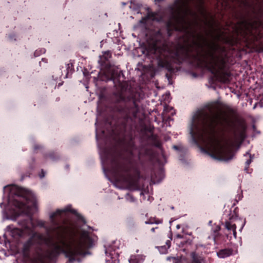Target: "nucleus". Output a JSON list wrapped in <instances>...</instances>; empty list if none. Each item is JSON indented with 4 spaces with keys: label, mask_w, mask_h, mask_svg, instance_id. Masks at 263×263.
Returning <instances> with one entry per match:
<instances>
[{
    "label": "nucleus",
    "mask_w": 263,
    "mask_h": 263,
    "mask_svg": "<svg viewBox=\"0 0 263 263\" xmlns=\"http://www.w3.org/2000/svg\"><path fill=\"white\" fill-rule=\"evenodd\" d=\"M67 212L73 214L76 213L75 210L71 209V205H68L64 209H58L50 215L51 224L49 226H45V221L43 220H37L36 225L44 228L47 236L45 237L43 234L33 231L31 236L24 244V253L27 254L33 246L44 245L49 249L44 255L49 260H53L62 253L68 258L70 262H73L77 260L78 256L85 255V250L93 246L95 239L91 233L81 228L76 236L72 238L70 243H67L65 238L67 229L63 224V215Z\"/></svg>",
    "instance_id": "1"
},
{
    "label": "nucleus",
    "mask_w": 263,
    "mask_h": 263,
    "mask_svg": "<svg viewBox=\"0 0 263 263\" xmlns=\"http://www.w3.org/2000/svg\"><path fill=\"white\" fill-rule=\"evenodd\" d=\"M216 128L223 133H233L236 135L230 121L213 109L209 108L207 111H199L194 117L190 134L193 138L198 137L206 145L208 150L202 148V151L214 159L230 161L234 154L227 145L222 144L215 137Z\"/></svg>",
    "instance_id": "2"
},
{
    "label": "nucleus",
    "mask_w": 263,
    "mask_h": 263,
    "mask_svg": "<svg viewBox=\"0 0 263 263\" xmlns=\"http://www.w3.org/2000/svg\"><path fill=\"white\" fill-rule=\"evenodd\" d=\"M193 35L191 43L181 46L177 51L176 58L183 60L192 56L198 57L219 81L230 82L231 73L225 70L224 49L214 42H210L201 33Z\"/></svg>",
    "instance_id": "3"
},
{
    "label": "nucleus",
    "mask_w": 263,
    "mask_h": 263,
    "mask_svg": "<svg viewBox=\"0 0 263 263\" xmlns=\"http://www.w3.org/2000/svg\"><path fill=\"white\" fill-rule=\"evenodd\" d=\"M8 202L13 211L11 219L15 220L18 216L24 214L25 216L18 220V224L22 229L9 225L6 227L7 232L15 239L22 237L24 234L30 235L35 225L32 221V215L36 211V201L31 193L25 191L24 195L15 194L9 196Z\"/></svg>",
    "instance_id": "4"
},
{
    "label": "nucleus",
    "mask_w": 263,
    "mask_h": 263,
    "mask_svg": "<svg viewBox=\"0 0 263 263\" xmlns=\"http://www.w3.org/2000/svg\"><path fill=\"white\" fill-rule=\"evenodd\" d=\"M131 155L132 153L128 156L118 154L112 159L111 166L120 180L127 183L130 189L136 190L139 189L140 172Z\"/></svg>",
    "instance_id": "5"
},
{
    "label": "nucleus",
    "mask_w": 263,
    "mask_h": 263,
    "mask_svg": "<svg viewBox=\"0 0 263 263\" xmlns=\"http://www.w3.org/2000/svg\"><path fill=\"white\" fill-rule=\"evenodd\" d=\"M113 100L116 104L117 111L123 117L122 126L125 128L128 121L137 116L139 111V106L136 103L135 95L130 90L122 86L120 90L113 94Z\"/></svg>",
    "instance_id": "6"
},
{
    "label": "nucleus",
    "mask_w": 263,
    "mask_h": 263,
    "mask_svg": "<svg viewBox=\"0 0 263 263\" xmlns=\"http://www.w3.org/2000/svg\"><path fill=\"white\" fill-rule=\"evenodd\" d=\"M149 52L153 54L154 58L157 60L159 67L164 68L170 72L173 71L174 68L168 59L169 50L163 42L162 36L160 31H158L156 39L151 44Z\"/></svg>",
    "instance_id": "7"
},
{
    "label": "nucleus",
    "mask_w": 263,
    "mask_h": 263,
    "mask_svg": "<svg viewBox=\"0 0 263 263\" xmlns=\"http://www.w3.org/2000/svg\"><path fill=\"white\" fill-rule=\"evenodd\" d=\"M243 28L247 34L254 36L258 32V27L260 25V22L257 21L248 22L244 21L242 22Z\"/></svg>",
    "instance_id": "8"
},
{
    "label": "nucleus",
    "mask_w": 263,
    "mask_h": 263,
    "mask_svg": "<svg viewBox=\"0 0 263 263\" xmlns=\"http://www.w3.org/2000/svg\"><path fill=\"white\" fill-rule=\"evenodd\" d=\"M174 19L176 25L180 30H187L191 27V22L187 20L184 15L178 14L174 16Z\"/></svg>",
    "instance_id": "9"
},
{
    "label": "nucleus",
    "mask_w": 263,
    "mask_h": 263,
    "mask_svg": "<svg viewBox=\"0 0 263 263\" xmlns=\"http://www.w3.org/2000/svg\"><path fill=\"white\" fill-rule=\"evenodd\" d=\"M232 254V251L230 249H223L217 252V256L220 258H225L230 256Z\"/></svg>",
    "instance_id": "10"
},
{
    "label": "nucleus",
    "mask_w": 263,
    "mask_h": 263,
    "mask_svg": "<svg viewBox=\"0 0 263 263\" xmlns=\"http://www.w3.org/2000/svg\"><path fill=\"white\" fill-rule=\"evenodd\" d=\"M163 222V220L162 219H158L156 217H150L147 221L145 222V223L146 224H160Z\"/></svg>",
    "instance_id": "11"
},
{
    "label": "nucleus",
    "mask_w": 263,
    "mask_h": 263,
    "mask_svg": "<svg viewBox=\"0 0 263 263\" xmlns=\"http://www.w3.org/2000/svg\"><path fill=\"white\" fill-rule=\"evenodd\" d=\"M191 257L192 258L191 263H201L202 261L201 257L198 256L195 252L191 253Z\"/></svg>",
    "instance_id": "12"
},
{
    "label": "nucleus",
    "mask_w": 263,
    "mask_h": 263,
    "mask_svg": "<svg viewBox=\"0 0 263 263\" xmlns=\"http://www.w3.org/2000/svg\"><path fill=\"white\" fill-rule=\"evenodd\" d=\"M225 228L228 230H232L233 232V234L235 236L236 235V227L235 224H232L230 221H227L225 222Z\"/></svg>",
    "instance_id": "13"
},
{
    "label": "nucleus",
    "mask_w": 263,
    "mask_h": 263,
    "mask_svg": "<svg viewBox=\"0 0 263 263\" xmlns=\"http://www.w3.org/2000/svg\"><path fill=\"white\" fill-rule=\"evenodd\" d=\"M247 155H249V157L250 158L247 160L246 161V166H245V170L246 171H247L248 168H249V166L250 165V164L251 163V162L252 161V159H253L254 158V156H252L250 154V153H249V152H247L245 155L244 156H246Z\"/></svg>",
    "instance_id": "14"
},
{
    "label": "nucleus",
    "mask_w": 263,
    "mask_h": 263,
    "mask_svg": "<svg viewBox=\"0 0 263 263\" xmlns=\"http://www.w3.org/2000/svg\"><path fill=\"white\" fill-rule=\"evenodd\" d=\"M111 56V53L109 51H105L103 53V57L105 59V60H108L109 58H110Z\"/></svg>",
    "instance_id": "15"
},
{
    "label": "nucleus",
    "mask_w": 263,
    "mask_h": 263,
    "mask_svg": "<svg viewBox=\"0 0 263 263\" xmlns=\"http://www.w3.org/2000/svg\"><path fill=\"white\" fill-rule=\"evenodd\" d=\"M126 199L130 202H135L136 201L135 198L130 194H127L126 195Z\"/></svg>",
    "instance_id": "16"
},
{
    "label": "nucleus",
    "mask_w": 263,
    "mask_h": 263,
    "mask_svg": "<svg viewBox=\"0 0 263 263\" xmlns=\"http://www.w3.org/2000/svg\"><path fill=\"white\" fill-rule=\"evenodd\" d=\"M56 259H54L53 260H49L47 258H46L45 255H44L43 258L41 259V263H51L52 262H54Z\"/></svg>",
    "instance_id": "17"
},
{
    "label": "nucleus",
    "mask_w": 263,
    "mask_h": 263,
    "mask_svg": "<svg viewBox=\"0 0 263 263\" xmlns=\"http://www.w3.org/2000/svg\"><path fill=\"white\" fill-rule=\"evenodd\" d=\"M220 226H217L216 227V229L215 230H214V232L215 233V235H214V239H215V236L216 235H217V234L218 233V231L220 230Z\"/></svg>",
    "instance_id": "18"
},
{
    "label": "nucleus",
    "mask_w": 263,
    "mask_h": 263,
    "mask_svg": "<svg viewBox=\"0 0 263 263\" xmlns=\"http://www.w3.org/2000/svg\"><path fill=\"white\" fill-rule=\"evenodd\" d=\"M45 176V172L44 171L42 170L41 171V173L40 174V177L41 178H43Z\"/></svg>",
    "instance_id": "19"
},
{
    "label": "nucleus",
    "mask_w": 263,
    "mask_h": 263,
    "mask_svg": "<svg viewBox=\"0 0 263 263\" xmlns=\"http://www.w3.org/2000/svg\"><path fill=\"white\" fill-rule=\"evenodd\" d=\"M171 240H167L166 241V245L167 246V247L168 248H170V246H171Z\"/></svg>",
    "instance_id": "20"
},
{
    "label": "nucleus",
    "mask_w": 263,
    "mask_h": 263,
    "mask_svg": "<svg viewBox=\"0 0 263 263\" xmlns=\"http://www.w3.org/2000/svg\"><path fill=\"white\" fill-rule=\"evenodd\" d=\"M15 35H10L9 36L10 40H12L13 39L14 40H15V39L14 38Z\"/></svg>",
    "instance_id": "21"
},
{
    "label": "nucleus",
    "mask_w": 263,
    "mask_h": 263,
    "mask_svg": "<svg viewBox=\"0 0 263 263\" xmlns=\"http://www.w3.org/2000/svg\"><path fill=\"white\" fill-rule=\"evenodd\" d=\"M173 148L176 149V150H178L179 149V147L177 145H174L173 146Z\"/></svg>",
    "instance_id": "22"
},
{
    "label": "nucleus",
    "mask_w": 263,
    "mask_h": 263,
    "mask_svg": "<svg viewBox=\"0 0 263 263\" xmlns=\"http://www.w3.org/2000/svg\"><path fill=\"white\" fill-rule=\"evenodd\" d=\"M157 228H158V227L153 228H152V229H151V231H152V232H155V229H157Z\"/></svg>",
    "instance_id": "23"
},
{
    "label": "nucleus",
    "mask_w": 263,
    "mask_h": 263,
    "mask_svg": "<svg viewBox=\"0 0 263 263\" xmlns=\"http://www.w3.org/2000/svg\"><path fill=\"white\" fill-rule=\"evenodd\" d=\"M129 262H130V263H136V262H134V261H133V259L132 258H131L129 260Z\"/></svg>",
    "instance_id": "24"
},
{
    "label": "nucleus",
    "mask_w": 263,
    "mask_h": 263,
    "mask_svg": "<svg viewBox=\"0 0 263 263\" xmlns=\"http://www.w3.org/2000/svg\"><path fill=\"white\" fill-rule=\"evenodd\" d=\"M49 157L50 158H51L52 159H54V158H53V157L52 156V154H50L49 155Z\"/></svg>",
    "instance_id": "25"
},
{
    "label": "nucleus",
    "mask_w": 263,
    "mask_h": 263,
    "mask_svg": "<svg viewBox=\"0 0 263 263\" xmlns=\"http://www.w3.org/2000/svg\"><path fill=\"white\" fill-rule=\"evenodd\" d=\"M111 78L113 79L114 81L115 80V74L114 73L112 74Z\"/></svg>",
    "instance_id": "26"
},
{
    "label": "nucleus",
    "mask_w": 263,
    "mask_h": 263,
    "mask_svg": "<svg viewBox=\"0 0 263 263\" xmlns=\"http://www.w3.org/2000/svg\"><path fill=\"white\" fill-rule=\"evenodd\" d=\"M40 148V146H37V145L34 146V149H39Z\"/></svg>",
    "instance_id": "27"
},
{
    "label": "nucleus",
    "mask_w": 263,
    "mask_h": 263,
    "mask_svg": "<svg viewBox=\"0 0 263 263\" xmlns=\"http://www.w3.org/2000/svg\"><path fill=\"white\" fill-rule=\"evenodd\" d=\"M177 237L178 238H182V235H181L180 234H178V235H177Z\"/></svg>",
    "instance_id": "28"
},
{
    "label": "nucleus",
    "mask_w": 263,
    "mask_h": 263,
    "mask_svg": "<svg viewBox=\"0 0 263 263\" xmlns=\"http://www.w3.org/2000/svg\"><path fill=\"white\" fill-rule=\"evenodd\" d=\"M96 139H98V134H97V130L96 129Z\"/></svg>",
    "instance_id": "29"
},
{
    "label": "nucleus",
    "mask_w": 263,
    "mask_h": 263,
    "mask_svg": "<svg viewBox=\"0 0 263 263\" xmlns=\"http://www.w3.org/2000/svg\"><path fill=\"white\" fill-rule=\"evenodd\" d=\"M87 228H88V229H89V230H93L92 228L91 227H89V226H87Z\"/></svg>",
    "instance_id": "30"
},
{
    "label": "nucleus",
    "mask_w": 263,
    "mask_h": 263,
    "mask_svg": "<svg viewBox=\"0 0 263 263\" xmlns=\"http://www.w3.org/2000/svg\"><path fill=\"white\" fill-rule=\"evenodd\" d=\"M130 145L131 147L133 146V142L132 141L130 142Z\"/></svg>",
    "instance_id": "31"
},
{
    "label": "nucleus",
    "mask_w": 263,
    "mask_h": 263,
    "mask_svg": "<svg viewBox=\"0 0 263 263\" xmlns=\"http://www.w3.org/2000/svg\"><path fill=\"white\" fill-rule=\"evenodd\" d=\"M82 221H83V222H84V223H86V221H85V220L83 218H82Z\"/></svg>",
    "instance_id": "32"
},
{
    "label": "nucleus",
    "mask_w": 263,
    "mask_h": 263,
    "mask_svg": "<svg viewBox=\"0 0 263 263\" xmlns=\"http://www.w3.org/2000/svg\"><path fill=\"white\" fill-rule=\"evenodd\" d=\"M34 54L36 55H37V51H35V52H34Z\"/></svg>",
    "instance_id": "33"
},
{
    "label": "nucleus",
    "mask_w": 263,
    "mask_h": 263,
    "mask_svg": "<svg viewBox=\"0 0 263 263\" xmlns=\"http://www.w3.org/2000/svg\"><path fill=\"white\" fill-rule=\"evenodd\" d=\"M42 61H45V62H46V60H45V59H42Z\"/></svg>",
    "instance_id": "34"
},
{
    "label": "nucleus",
    "mask_w": 263,
    "mask_h": 263,
    "mask_svg": "<svg viewBox=\"0 0 263 263\" xmlns=\"http://www.w3.org/2000/svg\"><path fill=\"white\" fill-rule=\"evenodd\" d=\"M212 223V221H209V223L210 224V223Z\"/></svg>",
    "instance_id": "35"
}]
</instances>
